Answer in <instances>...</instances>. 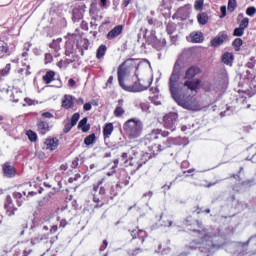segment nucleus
Returning a JSON list of instances; mask_svg holds the SVG:
<instances>
[{"label":"nucleus","instance_id":"a211bd4d","mask_svg":"<svg viewBox=\"0 0 256 256\" xmlns=\"http://www.w3.org/2000/svg\"><path fill=\"white\" fill-rule=\"evenodd\" d=\"M46 149H49V151H55L57 147L59 146V140L57 138H48L45 141Z\"/></svg>","mask_w":256,"mask_h":256},{"label":"nucleus","instance_id":"ddd939ff","mask_svg":"<svg viewBox=\"0 0 256 256\" xmlns=\"http://www.w3.org/2000/svg\"><path fill=\"white\" fill-rule=\"evenodd\" d=\"M199 73H201V68L192 66L186 70L184 79H194Z\"/></svg>","mask_w":256,"mask_h":256},{"label":"nucleus","instance_id":"9b49d317","mask_svg":"<svg viewBox=\"0 0 256 256\" xmlns=\"http://www.w3.org/2000/svg\"><path fill=\"white\" fill-rule=\"evenodd\" d=\"M160 137H169V132L161 133V130H153L146 136V141H156V139H159Z\"/></svg>","mask_w":256,"mask_h":256},{"label":"nucleus","instance_id":"39448f33","mask_svg":"<svg viewBox=\"0 0 256 256\" xmlns=\"http://www.w3.org/2000/svg\"><path fill=\"white\" fill-rule=\"evenodd\" d=\"M151 87V82H147L146 84H143L141 82H135L131 86H124V91H128L129 93H141V91H147Z\"/></svg>","mask_w":256,"mask_h":256},{"label":"nucleus","instance_id":"5fc2aeb1","mask_svg":"<svg viewBox=\"0 0 256 256\" xmlns=\"http://www.w3.org/2000/svg\"><path fill=\"white\" fill-rule=\"evenodd\" d=\"M58 229H59V228L57 227V225H54V226L51 227L50 233H57V230H58Z\"/></svg>","mask_w":256,"mask_h":256},{"label":"nucleus","instance_id":"2eb2a0df","mask_svg":"<svg viewBox=\"0 0 256 256\" xmlns=\"http://www.w3.org/2000/svg\"><path fill=\"white\" fill-rule=\"evenodd\" d=\"M37 127L38 133H40V135H46L49 133V123L47 121L39 119L37 122Z\"/></svg>","mask_w":256,"mask_h":256},{"label":"nucleus","instance_id":"7ed1b4c3","mask_svg":"<svg viewBox=\"0 0 256 256\" xmlns=\"http://www.w3.org/2000/svg\"><path fill=\"white\" fill-rule=\"evenodd\" d=\"M130 153H133L134 156H130V159L127 160V153H123L121 156V160L125 161L127 165H130L131 167H134V170L137 171L145 165L146 161L141 160V154H139V148L134 147L131 148Z\"/></svg>","mask_w":256,"mask_h":256},{"label":"nucleus","instance_id":"473e14b6","mask_svg":"<svg viewBox=\"0 0 256 256\" xmlns=\"http://www.w3.org/2000/svg\"><path fill=\"white\" fill-rule=\"evenodd\" d=\"M114 115L116 117H123V115H125V109L123 106H117L114 110Z\"/></svg>","mask_w":256,"mask_h":256},{"label":"nucleus","instance_id":"de8ad7c7","mask_svg":"<svg viewBox=\"0 0 256 256\" xmlns=\"http://www.w3.org/2000/svg\"><path fill=\"white\" fill-rule=\"evenodd\" d=\"M137 253H141V249H136V250H130L129 251V255H131V256H135V255H137Z\"/></svg>","mask_w":256,"mask_h":256},{"label":"nucleus","instance_id":"b1692460","mask_svg":"<svg viewBox=\"0 0 256 256\" xmlns=\"http://www.w3.org/2000/svg\"><path fill=\"white\" fill-rule=\"evenodd\" d=\"M132 239H141L142 243L145 242V231L143 230H132L130 231Z\"/></svg>","mask_w":256,"mask_h":256},{"label":"nucleus","instance_id":"bb28decb","mask_svg":"<svg viewBox=\"0 0 256 256\" xmlns=\"http://www.w3.org/2000/svg\"><path fill=\"white\" fill-rule=\"evenodd\" d=\"M197 21L199 25H207L209 23V16L205 12L200 13L197 15Z\"/></svg>","mask_w":256,"mask_h":256},{"label":"nucleus","instance_id":"13d9d810","mask_svg":"<svg viewBox=\"0 0 256 256\" xmlns=\"http://www.w3.org/2000/svg\"><path fill=\"white\" fill-rule=\"evenodd\" d=\"M60 227H62V228L67 227V220L60 221Z\"/></svg>","mask_w":256,"mask_h":256},{"label":"nucleus","instance_id":"09e8293b","mask_svg":"<svg viewBox=\"0 0 256 256\" xmlns=\"http://www.w3.org/2000/svg\"><path fill=\"white\" fill-rule=\"evenodd\" d=\"M92 108L93 106L91 105V103L84 104V111H91Z\"/></svg>","mask_w":256,"mask_h":256},{"label":"nucleus","instance_id":"393cba45","mask_svg":"<svg viewBox=\"0 0 256 256\" xmlns=\"http://www.w3.org/2000/svg\"><path fill=\"white\" fill-rule=\"evenodd\" d=\"M113 123H108L104 126V129H103V136H104V139H109V137H111V134L113 133Z\"/></svg>","mask_w":256,"mask_h":256},{"label":"nucleus","instance_id":"c03bdc74","mask_svg":"<svg viewBox=\"0 0 256 256\" xmlns=\"http://www.w3.org/2000/svg\"><path fill=\"white\" fill-rule=\"evenodd\" d=\"M42 117L45 119H53V114L51 112H44L42 113Z\"/></svg>","mask_w":256,"mask_h":256},{"label":"nucleus","instance_id":"5701e85b","mask_svg":"<svg viewBox=\"0 0 256 256\" xmlns=\"http://www.w3.org/2000/svg\"><path fill=\"white\" fill-rule=\"evenodd\" d=\"M233 59H235L233 53L226 52L222 56V63H224V65H229L231 67V65H233Z\"/></svg>","mask_w":256,"mask_h":256},{"label":"nucleus","instance_id":"4c0bfd02","mask_svg":"<svg viewBox=\"0 0 256 256\" xmlns=\"http://www.w3.org/2000/svg\"><path fill=\"white\" fill-rule=\"evenodd\" d=\"M234 37H243L245 35V29L238 27L233 32Z\"/></svg>","mask_w":256,"mask_h":256},{"label":"nucleus","instance_id":"f704fd0d","mask_svg":"<svg viewBox=\"0 0 256 256\" xmlns=\"http://www.w3.org/2000/svg\"><path fill=\"white\" fill-rule=\"evenodd\" d=\"M85 145H93L95 143V134H90L84 139Z\"/></svg>","mask_w":256,"mask_h":256},{"label":"nucleus","instance_id":"864d4df0","mask_svg":"<svg viewBox=\"0 0 256 256\" xmlns=\"http://www.w3.org/2000/svg\"><path fill=\"white\" fill-rule=\"evenodd\" d=\"M68 84H69L70 87H75L76 82L73 78H70L69 81H68Z\"/></svg>","mask_w":256,"mask_h":256},{"label":"nucleus","instance_id":"423d86ee","mask_svg":"<svg viewBox=\"0 0 256 256\" xmlns=\"http://www.w3.org/2000/svg\"><path fill=\"white\" fill-rule=\"evenodd\" d=\"M149 41L152 47H154V49H157V51H161L166 44L165 39L157 38L155 30H152L150 32Z\"/></svg>","mask_w":256,"mask_h":256},{"label":"nucleus","instance_id":"7c9ffc66","mask_svg":"<svg viewBox=\"0 0 256 256\" xmlns=\"http://www.w3.org/2000/svg\"><path fill=\"white\" fill-rule=\"evenodd\" d=\"M105 53H107V46L106 45H100L96 52L97 59H103L105 57Z\"/></svg>","mask_w":256,"mask_h":256},{"label":"nucleus","instance_id":"412c9836","mask_svg":"<svg viewBox=\"0 0 256 256\" xmlns=\"http://www.w3.org/2000/svg\"><path fill=\"white\" fill-rule=\"evenodd\" d=\"M171 145H175L174 138H168L166 141L163 142V145H154L153 149H158V151H163V149H167V147H171Z\"/></svg>","mask_w":256,"mask_h":256},{"label":"nucleus","instance_id":"aec40b11","mask_svg":"<svg viewBox=\"0 0 256 256\" xmlns=\"http://www.w3.org/2000/svg\"><path fill=\"white\" fill-rule=\"evenodd\" d=\"M118 81H119V85L120 87H122V89L125 87V77L127 76V70L123 67H119L118 68Z\"/></svg>","mask_w":256,"mask_h":256},{"label":"nucleus","instance_id":"79ce46f5","mask_svg":"<svg viewBox=\"0 0 256 256\" xmlns=\"http://www.w3.org/2000/svg\"><path fill=\"white\" fill-rule=\"evenodd\" d=\"M194 8L196 11H201V9H203V0H196Z\"/></svg>","mask_w":256,"mask_h":256},{"label":"nucleus","instance_id":"72a5a7b5","mask_svg":"<svg viewBox=\"0 0 256 256\" xmlns=\"http://www.w3.org/2000/svg\"><path fill=\"white\" fill-rule=\"evenodd\" d=\"M26 135L29 141H31L32 143H35V141H37V133L33 132L32 130H28Z\"/></svg>","mask_w":256,"mask_h":256},{"label":"nucleus","instance_id":"a19ab883","mask_svg":"<svg viewBox=\"0 0 256 256\" xmlns=\"http://www.w3.org/2000/svg\"><path fill=\"white\" fill-rule=\"evenodd\" d=\"M256 13V8L254 6H250L246 9V15H248V17H254Z\"/></svg>","mask_w":256,"mask_h":256},{"label":"nucleus","instance_id":"f3484780","mask_svg":"<svg viewBox=\"0 0 256 256\" xmlns=\"http://www.w3.org/2000/svg\"><path fill=\"white\" fill-rule=\"evenodd\" d=\"M204 36L201 32L197 31V32H192L189 36L188 41H190V43H203L204 40Z\"/></svg>","mask_w":256,"mask_h":256},{"label":"nucleus","instance_id":"4be33fe9","mask_svg":"<svg viewBox=\"0 0 256 256\" xmlns=\"http://www.w3.org/2000/svg\"><path fill=\"white\" fill-rule=\"evenodd\" d=\"M88 118L84 117L80 122L78 123V129H81L82 133H87L91 129V125L87 123Z\"/></svg>","mask_w":256,"mask_h":256},{"label":"nucleus","instance_id":"8fccbe9b","mask_svg":"<svg viewBox=\"0 0 256 256\" xmlns=\"http://www.w3.org/2000/svg\"><path fill=\"white\" fill-rule=\"evenodd\" d=\"M220 11L222 13V17H225V15H227V7L221 6Z\"/></svg>","mask_w":256,"mask_h":256},{"label":"nucleus","instance_id":"6e6552de","mask_svg":"<svg viewBox=\"0 0 256 256\" xmlns=\"http://www.w3.org/2000/svg\"><path fill=\"white\" fill-rule=\"evenodd\" d=\"M177 114L169 113L164 116V127L165 129H171V131H175V123H177Z\"/></svg>","mask_w":256,"mask_h":256},{"label":"nucleus","instance_id":"0e129e2a","mask_svg":"<svg viewBox=\"0 0 256 256\" xmlns=\"http://www.w3.org/2000/svg\"><path fill=\"white\" fill-rule=\"evenodd\" d=\"M77 165H79V162L77 160H74L72 162V167L75 169V167H77Z\"/></svg>","mask_w":256,"mask_h":256},{"label":"nucleus","instance_id":"bf43d9fd","mask_svg":"<svg viewBox=\"0 0 256 256\" xmlns=\"http://www.w3.org/2000/svg\"><path fill=\"white\" fill-rule=\"evenodd\" d=\"M106 85H113V76L108 78Z\"/></svg>","mask_w":256,"mask_h":256},{"label":"nucleus","instance_id":"69168bd1","mask_svg":"<svg viewBox=\"0 0 256 256\" xmlns=\"http://www.w3.org/2000/svg\"><path fill=\"white\" fill-rule=\"evenodd\" d=\"M93 201H94V203H99L101 200L97 196L94 195Z\"/></svg>","mask_w":256,"mask_h":256},{"label":"nucleus","instance_id":"58836bf2","mask_svg":"<svg viewBox=\"0 0 256 256\" xmlns=\"http://www.w3.org/2000/svg\"><path fill=\"white\" fill-rule=\"evenodd\" d=\"M79 19H83V14L79 12L78 9L73 10V20L74 21H79Z\"/></svg>","mask_w":256,"mask_h":256},{"label":"nucleus","instance_id":"f03ea898","mask_svg":"<svg viewBox=\"0 0 256 256\" xmlns=\"http://www.w3.org/2000/svg\"><path fill=\"white\" fill-rule=\"evenodd\" d=\"M123 129L129 139H139L143 133V122L137 118L127 120Z\"/></svg>","mask_w":256,"mask_h":256},{"label":"nucleus","instance_id":"338daca9","mask_svg":"<svg viewBox=\"0 0 256 256\" xmlns=\"http://www.w3.org/2000/svg\"><path fill=\"white\" fill-rule=\"evenodd\" d=\"M77 103H78V105H83V103H84L83 98H79V99L77 100Z\"/></svg>","mask_w":256,"mask_h":256},{"label":"nucleus","instance_id":"cd10ccee","mask_svg":"<svg viewBox=\"0 0 256 256\" xmlns=\"http://www.w3.org/2000/svg\"><path fill=\"white\" fill-rule=\"evenodd\" d=\"M43 81H44V83H46L47 85H49V83L55 81V72H54V71H48V72L43 76Z\"/></svg>","mask_w":256,"mask_h":256},{"label":"nucleus","instance_id":"20e7f679","mask_svg":"<svg viewBox=\"0 0 256 256\" xmlns=\"http://www.w3.org/2000/svg\"><path fill=\"white\" fill-rule=\"evenodd\" d=\"M184 88H178L174 91H170L173 99L180 105V107H183L184 109H188V111H199V106L195 104L194 102H187L179 96V90Z\"/></svg>","mask_w":256,"mask_h":256},{"label":"nucleus","instance_id":"4d7b16f0","mask_svg":"<svg viewBox=\"0 0 256 256\" xmlns=\"http://www.w3.org/2000/svg\"><path fill=\"white\" fill-rule=\"evenodd\" d=\"M131 3V0H123V7H129V4Z\"/></svg>","mask_w":256,"mask_h":256},{"label":"nucleus","instance_id":"f8f14e48","mask_svg":"<svg viewBox=\"0 0 256 256\" xmlns=\"http://www.w3.org/2000/svg\"><path fill=\"white\" fill-rule=\"evenodd\" d=\"M121 33H123V25H118L110 30L106 37L109 41H112V39H117Z\"/></svg>","mask_w":256,"mask_h":256},{"label":"nucleus","instance_id":"6ab92c4d","mask_svg":"<svg viewBox=\"0 0 256 256\" xmlns=\"http://www.w3.org/2000/svg\"><path fill=\"white\" fill-rule=\"evenodd\" d=\"M62 107L63 109H71L73 108V96L72 95H64L62 98Z\"/></svg>","mask_w":256,"mask_h":256},{"label":"nucleus","instance_id":"c9c22d12","mask_svg":"<svg viewBox=\"0 0 256 256\" xmlns=\"http://www.w3.org/2000/svg\"><path fill=\"white\" fill-rule=\"evenodd\" d=\"M235 9H237V0H229L228 1V11H231V13H233V11H235Z\"/></svg>","mask_w":256,"mask_h":256},{"label":"nucleus","instance_id":"2f4dec72","mask_svg":"<svg viewBox=\"0 0 256 256\" xmlns=\"http://www.w3.org/2000/svg\"><path fill=\"white\" fill-rule=\"evenodd\" d=\"M233 47H235V51H240L241 46L243 45V39L241 38H236L233 43Z\"/></svg>","mask_w":256,"mask_h":256},{"label":"nucleus","instance_id":"9d476101","mask_svg":"<svg viewBox=\"0 0 256 256\" xmlns=\"http://www.w3.org/2000/svg\"><path fill=\"white\" fill-rule=\"evenodd\" d=\"M199 237H201V243H207L208 246L213 247V235L207 230L198 231Z\"/></svg>","mask_w":256,"mask_h":256},{"label":"nucleus","instance_id":"603ef678","mask_svg":"<svg viewBox=\"0 0 256 256\" xmlns=\"http://www.w3.org/2000/svg\"><path fill=\"white\" fill-rule=\"evenodd\" d=\"M140 107H141L142 111H147L149 109V105H147L145 103L140 104Z\"/></svg>","mask_w":256,"mask_h":256},{"label":"nucleus","instance_id":"37998d69","mask_svg":"<svg viewBox=\"0 0 256 256\" xmlns=\"http://www.w3.org/2000/svg\"><path fill=\"white\" fill-rule=\"evenodd\" d=\"M103 183H105V178H102L100 181H98L97 184L93 185V191L97 193V191H99L100 185H103Z\"/></svg>","mask_w":256,"mask_h":256},{"label":"nucleus","instance_id":"a18cd8bd","mask_svg":"<svg viewBox=\"0 0 256 256\" xmlns=\"http://www.w3.org/2000/svg\"><path fill=\"white\" fill-rule=\"evenodd\" d=\"M53 61V56L51 54H46L45 55V62L46 63H51Z\"/></svg>","mask_w":256,"mask_h":256},{"label":"nucleus","instance_id":"a878e982","mask_svg":"<svg viewBox=\"0 0 256 256\" xmlns=\"http://www.w3.org/2000/svg\"><path fill=\"white\" fill-rule=\"evenodd\" d=\"M226 40H227L226 34L219 35L218 37L212 40V45L213 47H217L219 45H222V43H225Z\"/></svg>","mask_w":256,"mask_h":256},{"label":"nucleus","instance_id":"774afa93","mask_svg":"<svg viewBox=\"0 0 256 256\" xmlns=\"http://www.w3.org/2000/svg\"><path fill=\"white\" fill-rule=\"evenodd\" d=\"M39 207H45V200H41L39 202Z\"/></svg>","mask_w":256,"mask_h":256},{"label":"nucleus","instance_id":"c756f323","mask_svg":"<svg viewBox=\"0 0 256 256\" xmlns=\"http://www.w3.org/2000/svg\"><path fill=\"white\" fill-rule=\"evenodd\" d=\"M47 239H49V236L47 234H40L31 239V245H37V243H41V241H45Z\"/></svg>","mask_w":256,"mask_h":256},{"label":"nucleus","instance_id":"6e6d98bb","mask_svg":"<svg viewBox=\"0 0 256 256\" xmlns=\"http://www.w3.org/2000/svg\"><path fill=\"white\" fill-rule=\"evenodd\" d=\"M106 193V190L104 187H101L100 190H99V195H101L102 197L105 195Z\"/></svg>","mask_w":256,"mask_h":256},{"label":"nucleus","instance_id":"f257e3e1","mask_svg":"<svg viewBox=\"0 0 256 256\" xmlns=\"http://www.w3.org/2000/svg\"><path fill=\"white\" fill-rule=\"evenodd\" d=\"M181 71V60H177L174 64L173 72L169 79L170 91L174 92L177 89H189L190 91H197L199 85H201V80H186L182 86L179 84V73Z\"/></svg>","mask_w":256,"mask_h":256},{"label":"nucleus","instance_id":"e433bc0d","mask_svg":"<svg viewBox=\"0 0 256 256\" xmlns=\"http://www.w3.org/2000/svg\"><path fill=\"white\" fill-rule=\"evenodd\" d=\"M239 27L244 31L249 27V18L245 17L240 21Z\"/></svg>","mask_w":256,"mask_h":256},{"label":"nucleus","instance_id":"1a4fd4ad","mask_svg":"<svg viewBox=\"0 0 256 256\" xmlns=\"http://www.w3.org/2000/svg\"><path fill=\"white\" fill-rule=\"evenodd\" d=\"M4 208L6 209V213L9 217H13V215H15V211H17V207H15V204L13 203V198H11V195H8L6 197Z\"/></svg>","mask_w":256,"mask_h":256},{"label":"nucleus","instance_id":"49530a36","mask_svg":"<svg viewBox=\"0 0 256 256\" xmlns=\"http://www.w3.org/2000/svg\"><path fill=\"white\" fill-rule=\"evenodd\" d=\"M24 101L25 103L23 104V107H27V105L33 104V100H31L30 98H25Z\"/></svg>","mask_w":256,"mask_h":256},{"label":"nucleus","instance_id":"c85d7f7f","mask_svg":"<svg viewBox=\"0 0 256 256\" xmlns=\"http://www.w3.org/2000/svg\"><path fill=\"white\" fill-rule=\"evenodd\" d=\"M4 175L7 177H13L15 175V168L9 164H5L3 167Z\"/></svg>","mask_w":256,"mask_h":256},{"label":"nucleus","instance_id":"ea45409f","mask_svg":"<svg viewBox=\"0 0 256 256\" xmlns=\"http://www.w3.org/2000/svg\"><path fill=\"white\" fill-rule=\"evenodd\" d=\"M61 40H54L51 44L50 47L51 49H54V51H61V45H59V42Z\"/></svg>","mask_w":256,"mask_h":256},{"label":"nucleus","instance_id":"680f3d73","mask_svg":"<svg viewBox=\"0 0 256 256\" xmlns=\"http://www.w3.org/2000/svg\"><path fill=\"white\" fill-rule=\"evenodd\" d=\"M101 7H107V0H100Z\"/></svg>","mask_w":256,"mask_h":256},{"label":"nucleus","instance_id":"e2e57ef3","mask_svg":"<svg viewBox=\"0 0 256 256\" xmlns=\"http://www.w3.org/2000/svg\"><path fill=\"white\" fill-rule=\"evenodd\" d=\"M241 19H245V15L243 13H240L237 18L238 21H241Z\"/></svg>","mask_w":256,"mask_h":256},{"label":"nucleus","instance_id":"3c124183","mask_svg":"<svg viewBox=\"0 0 256 256\" xmlns=\"http://www.w3.org/2000/svg\"><path fill=\"white\" fill-rule=\"evenodd\" d=\"M32 250L29 248L24 249L22 256H29L31 255Z\"/></svg>","mask_w":256,"mask_h":256},{"label":"nucleus","instance_id":"052dcab7","mask_svg":"<svg viewBox=\"0 0 256 256\" xmlns=\"http://www.w3.org/2000/svg\"><path fill=\"white\" fill-rule=\"evenodd\" d=\"M143 197H153V192L149 191L144 193Z\"/></svg>","mask_w":256,"mask_h":256},{"label":"nucleus","instance_id":"dca6fc26","mask_svg":"<svg viewBox=\"0 0 256 256\" xmlns=\"http://www.w3.org/2000/svg\"><path fill=\"white\" fill-rule=\"evenodd\" d=\"M25 197H27L26 191L13 193V198L15 199L18 207H21V205H23V203H25Z\"/></svg>","mask_w":256,"mask_h":256},{"label":"nucleus","instance_id":"4468645a","mask_svg":"<svg viewBox=\"0 0 256 256\" xmlns=\"http://www.w3.org/2000/svg\"><path fill=\"white\" fill-rule=\"evenodd\" d=\"M14 51H15V46L9 48V45L5 41L0 40V59L1 57H5L7 53H13Z\"/></svg>","mask_w":256,"mask_h":256},{"label":"nucleus","instance_id":"0eeeda50","mask_svg":"<svg viewBox=\"0 0 256 256\" xmlns=\"http://www.w3.org/2000/svg\"><path fill=\"white\" fill-rule=\"evenodd\" d=\"M79 119H81V115L79 113H74L71 117V121L69 119L64 120V129L63 133H69L77 125L79 122Z\"/></svg>","mask_w":256,"mask_h":256}]
</instances>
